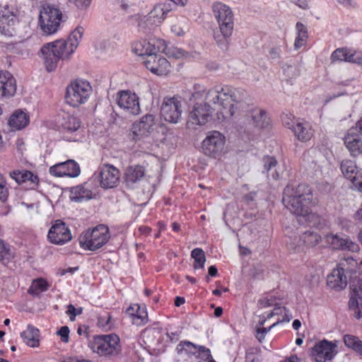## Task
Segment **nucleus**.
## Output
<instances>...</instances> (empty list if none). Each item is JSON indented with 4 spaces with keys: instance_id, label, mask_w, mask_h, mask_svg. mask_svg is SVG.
Returning <instances> with one entry per match:
<instances>
[{
    "instance_id": "ddd939ff",
    "label": "nucleus",
    "mask_w": 362,
    "mask_h": 362,
    "mask_svg": "<svg viewBox=\"0 0 362 362\" xmlns=\"http://www.w3.org/2000/svg\"><path fill=\"white\" fill-rule=\"evenodd\" d=\"M212 108L208 103L197 102L189 114L187 125L188 128H194L193 125L202 126L206 124L211 117Z\"/></svg>"
},
{
    "instance_id": "5701e85b",
    "label": "nucleus",
    "mask_w": 362,
    "mask_h": 362,
    "mask_svg": "<svg viewBox=\"0 0 362 362\" xmlns=\"http://www.w3.org/2000/svg\"><path fill=\"white\" fill-rule=\"evenodd\" d=\"M16 90L14 77L7 71H0V97H12Z\"/></svg>"
},
{
    "instance_id": "cd10ccee",
    "label": "nucleus",
    "mask_w": 362,
    "mask_h": 362,
    "mask_svg": "<svg viewBox=\"0 0 362 362\" xmlns=\"http://www.w3.org/2000/svg\"><path fill=\"white\" fill-rule=\"evenodd\" d=\"M10 177L18 184L29 182L31 189L35 188L39 181L37 175H34L31 171L25 170H15L9 173Z\"/></svg>"
},
{
    "instance_id": "de8ad7c7",
    "label": "nucleus",
    "mask_w": 362,
    "mask_h": 362,
    "mask_svg": "<svg viewBox=\"0 0 362 362\" xmlns=\"http://www.w3.org/2000/svg\"><path fill=\"white\" fill-rule=\"evenodd\" d=\"M349 49L347 48H338L334 50L332 55L331 59L332 62L339 61V62H346L347 56H348Z\"/></svg>"
},
{
    "instance_id": "423d86ee",
    "label": "nucleus",
    "mask_w": 362,
    "mask_h": 362,
    "mask_svg": "<svg viewBox=\"0 0 362 362\" xmlns=\"http://www.w3.org/2000/svg\"><path fill=\"white\" fill-rule=\"evenodd\" d=\"M62 11L54 5L42 6L39 15V25L43 34L50 35L57 32L60 23L64 21Z\"/></svg>"
},
{
    "instance_id": "393cba45",
    "label": "nucleus",
    "mask_w": 362,
    "mask_h": 362,
    "mask_svg": "<svg viewBox=\"0 0 362 362\" xmlns=\"http://www.w3.org/2000/svg\"><path fill=\"white\" fill-rule=\"evenodd\" d=\"M347 273L338 265L334 269L330 274L327 276V284L332 289L341 291L347 286Z\"/></svg>"
},
{
    "instance_id": "6ab92c4d",
    "label": "nucleus",
    "mask_w": 362,
    "mask_h": 362,
    "mask_svg": "<svg viewBox=\"0 0 362 362\" xmlns=\"http://www.w3.org/2000/svg\"><path fill=\"white\" fill-rule=\"evenodd\" d=\"M16 21V15L9 6L7 4L4 6L0 4V35L12 36L14 31L13 26Z\"/></svg>"
},
{
    "instance_id": "f3484780",
    "label": "nucleus",
    "mask_w": 362,
    "mask_h": 362,
    "mask_svg": "<svg viewBox=\"0 0 362 362\" xmlns=\"http://www.w3.org/2000/svg\"><path fill=\"white\" fill-rule=\"evenodd\" d=\"M155 125V116L151 114H146L141 118L139 122H134L132 124L129 135L133 140H139L142 136L151 132Z\"/></svg>"
},
{
    "instance_id": "052dcab7",
    "label": "nucleus",
    "mask_w": 362,
    "mask_h": 362,
    "mask_svg": "<svg viewBox=\"0 0 362 362\" xmlns=\"http://www.w3.org/2000/svg\"><path fill=\"white\" fill-rule=\"evenodd\" d=\"M69 1L81 9L88 8L91 4V0H69Z\"/></svg>"
},
{
    "instance_id": "680f3d73",
    "label": "nucleus",
    "mask_w": 362,
    "mask_h": 362,
    "mask_svg": "<svg viewBox=\"0 0 362 362\" xmlns=\"http://www.w3.org/2000/svg\"><path fill=\"white\" fill-rule=\"evenodd\" d=\"M199 354L202 356V358L204 360L208 361L209 359L212 358V356L211 354V351L209 349L204 346H199Z\"/></svg>"
},
{
    "instance_id": "c9c22d12",
    "label": "nucleus",
    "mask_w": 362,
    "mask_h": 362,
    "mask_svg": "<svg viewBox=\"0 0 362 362\" xmlns=\"http://www.w3.org/2000/svg\"><path fill=\"white\" fill-rule=\"evenodd\" d=\"M343 341L346 347L352 349L362 357V341L359 337L352 334H345Z\"/></svg>"
},
{
    "instance_id": "0e129e2a",
    "label": "nucleus",
    "mask_w": 362,
    "mask_h": 362,
    "mask_svg": "<svg viewBox=\"0 0 362 362\" xmlns=\"http://www.w3.org/2000/svg\"><path fill=\"white\" fill-rule=\"evenodd\" d=\"M281 49L279 47H274L269 50V57L273 60L280 59Z\"/></svg>"
},
{
    "instance_id": "2eb2a0df",
    "label": "nucleus",
    "mask_w": 362,
    "mask_h": 362,
    "mask_svg": "<svg viewBox=\"0 0 362 362\" xmlns=\"http://www.w3.org/2000/svg\"><path fill=\"white\" fill-rule=\"evenodd\" d=\"M337 346L326 339L316 343L310 350V354L316 362L331 361L337 354Z\"/></svg>"
},
{
    "instance_id": "69168bd1",
    "label": "nucleus",
    "mask_w": 362,
    "mask_h": 362,
    "mask_svg": "<svg viewBox=\"0 0 362 362\" xmlns=\"http://www.w3.org/2000/svg\"><path fill=\"white\" fill-rule=\"evenodd\" d=\"M348 132L352 134L358 132L362 135V117L356 123L355 127L350 129Z\"/></svg>"
},
{
    "instance_id": "79ce46f5",
    "label": "nucleus",
    "mask_w": 362,
    "mask_h": 362,
    "mask_svg": "<svg viewBox=\"0 0 362 362\" xmlns=\"http://www.w3.org/2000/svg\"><path fill=\"white\" fill-rule=\"evenodd\" d=\"M84 33V28L81 26H78L75 28L74 31L69 35L66 42L69 44L70 47L75 49L77 48L80 40L82 38V36Z\"/></svg>"
},
{
    "instance_id": "a211bd4d",
    "label": "nucleus",
    "mask_w": 362,
    "mask_h": 362,
    "mask_svg": "<svg viewBox=\"0 0 362 362\" xmlns=\"http://www.w3.org/2000/svg\"><path fill=\"white\" fill-rule=\"evenodd\" d=\"M49 173L54 177H76L81 173L79 165L72 159L51 166Z\"/></svg>"
},
{
    "instance_id": "f03ea898",
    "label": "nucleus",
    "mask_w": 362,
    "mask_h": 362,
    "mask_svg": "<svg viewBox=\"0 0 362 362\" xmlns=\"http://www.w3.org/2000/svg\"><path fill=\"white\" fill-rule=\"evenodd\" d=\"M211 10L218 25V30L214 35V40L221 49H226L234 29L233 11L229 6L220 1L214 2Z\"/></svg>"
},
{
    "instance_id": "c756f323",
    "label": "nucleus",
    "mask_w": 362,
    "mask_h": 362,
    "mask_svg": "<svg viewBox=\"0 0 362 362\" xmlns=\"http://www.w3.org/2000/svg\"><path fill=\"white\" fill-rule=\"evenodd\" d=\"M29 115L21 110H16L9 117L8 124L13 130H21L28 125Z\"/></svg>"
},
{
    "instance_id": "aec40b11",
    "label": "nucleus",
    "mask_w": 362,
    "mask_h": 362,
    "mask_svg": "<svg viewBox=\"0 0 362 362\" xmlns=\"http://www.w3.org/2000/svg\"><path fill=\"white\" fill-rule=\"evenodd\" d=\"M144 64L148 70L157 75H165L170 71L169 62L158 54H150L144 59Z\"/></svg>"
},
{
    "instance_id": "f257e3e1",
    "label": "nucleus",
    "mask_w": 362,
    "mask_h": 362,
    "mask_svg": "<svg viewBox=\"0 0 362 362\" xmlns=\"http://www.w3.org/2000/svg\"><path fill=\"white\" fill-rule=\"evenodd\" d=\"M247 96V93L242 88H234L229 86L216 87L207 92L206 99L219 106L217 114L223 119L230 117L235 113ZM220 119V116H218Z\"/></svg>"
},
{
    "instance_id": "864d4df0",
    "label": "nucleus",
    "mask_w": 362,
    "mask_h": 362,
    "mask_svg": "<svg viewBox=\"0 0 362 362\" xmlns=\"http://www.w3.org/2000/svg\"><path fill=\"white\" fill-rule=\"evenodd\" d=\"M82 313L83 308L81 307L76 308L72 304H69L67 307L66 314L69 315L70 320L71 321H74L76 316L82 314Z\"/></svg>"
},
{
    "instance_id": "58836bf2",
    "label": "nucleus",
    "mask_w": 362,
    "mask_h": 362,
    "mask_svg": "<svg viewBox=\"0 0 362 362\" xmlns=\"http://www.w3.org/2000/svg\"><path fill=\"white\" fill-rule=\"evenodd\" d=\"M127 313L134 318L140 320L139 324H144L148 320V315L144 308H141L139 305L134 304L127 309Z\"/></svg>"
},
{
    "instance_id": "f8f14e48",
    "label": "nucleus",
    "mask_w": 362,
    "mask_h": 362,
    "mask_svg": "<svg viewBox=\"0 0 362 362\" xmlns=\"http://www.w3.org/2000/svg\"><path fill=\"white\" fill-rule=\"evenodd\" d=\"M245 123L248 129H261L269 127L271 120L265 110L259 107H248L245 111Z\"/></svg>"
},
{
    "instance_id": "603ef678",
    "label": "nucleus",
    "mask_w": 362,
    "mask_h": 362,
    "mask_svg": "<svg viewBox=\"0 0 362 362\" xmlns=\"http://www.w3.org/2000/svg\"><path fill=\"white\" fill-rule=\"evenodd\" d=\"M281 322V320H277L276 322H274V324H272L270 327H269L268 328H266V327H258L257 329H256V338L258 339L259 341L262 342L264 338H265V336L266 334L273 328L276 325H278L279 322Z\"/></svg>"
},
{
    "instance_id": "ea45409f",
    "label": "nucleus",
    "mask_w": 362,
    "mask_h": 362,
    "mask_svg": "<svg viewBox=\"0 0 362 362\" xmlns=\"http://www.w3.org/2000/svg\"><path fill=\"white\" fill-rule=\"evenodd\" d=\"M337 265L341 267V269H343L346 273L351 274L356 272L358 260L356 259V255H351L341 259Z\"/></svg>"
},
{
    "instance_id": "a18cd8bd",
    "label": "nucleus",
    "mask_w": 362,
    "mask_h": 362,
    "mask_svg": "<svg viewBox=\"0 0 362 362\" xmlns=\"http://www.w3.org/2000/svg\"><path fill=\"white\" fill-rule=\"evenodd\" d=\"M304 218V221L312 227H319L321 224V217L315 213L311 211V207L308 209L306 214L299 216Z\"/></svg>"
},
{
    "instance_id": "4468645a",
    "label": "nucleus",
    "mask_w": 362,
    "mask_h": 362,
    "mask_svg": "<svg viewBox=\"0 0 362 362\" xmlns=\"http://www.w3.org/2000/svg\"><path fill=\"white\" fill-rule=\"evenodd\" d=\"M117 104L127 113L136 115L140 112L139 97L130 90H120L117 95Z\"/></svg>"
},
{
    "instance_id": "f704fd0d",
    "label": "nucleus",
    "mask_w": 362,
    "mask_h": 362,
    "mask_svg": "<svg viewBox=\"0 0 362 362\" xmlns=\"http://www.w3.org/2000/svg\"><path fill=\"white\" fill-rule=\"evenodd\" d=\"M23 341L30 347L37 346L39 344V330L34 326L28 325L27 329L21 334Z\"/></svg>"
},
{
    "instance_id": "c85d7f7f",
    "label": "nucleus",
    "mask_w": 362,
    "mask_h": 362,
    "mask_svg": "<svg viewBox=\"0 0 362 362\" xmlns=\"http://www.w3.org/2000/svg\"><path fill=\"white\" fill-rule=\"evenodd\" d=\"M344 144L354 158H362V141L358 136L348 132L344 139Z\"/></svg>"
},
{
    "instance_id": "4c0bfd02",
    "label": "nucleus",
    "mask_w": 362,
    "mask_h": 362,
    "mask_svg": "<svg viewBox=\"0 0 362 362\" xmlns=\"http://www.w3.org/2000/svg\"><path fill=\"white\" fill-rule=\"evenodd\" d=\"M199 346L189 341H182L177 344L176 351L178 354L185 353L187 356H194L199 352Z\"/></svg>"
},
{
    "instance_id": "e2e57ef3",
    "label": "nucleus",
    "mask_w": 362,
    "mask_h": 362,
    "mask_svg": "<svg viewBox=\"0 0 362 362\" xmlns=\"http://www.w3.org/2000/svg\"><path fill=\"white\" fill-rule=\"evenodd\" d=\"M274 303V298L272 296H267L259 300V303L264 308L272 306Z\"/></svg>"
},
{
    "instance_id": "6e6d98bb",
    "label": "nucleus",
    "mask_w": 362,
    "mask_h": 362,
    "mask_svg": "<svg viewBox=\"0 0 362 362\" xmlns=\"http://www.w3.org/2000/svg\"><path fill=\"white\" fill-rule=\"evenodd\" d=\"M351 182L355 188L362 192V170H357Z\"/></svg>"
},
{
    "instance_id": "39448f33",
    "label": "nucleus",
    "mask_w": 362,
    "mask_h": 362,
    "mask_svg": "<svg viewBox=\"0 0 362 362\" xmlns=\"http://www.w3.org/2000/svg\"><path fill=\"white\" fill-rule=\"evenodd\" d=\"M110 238L109 228L100 224L81 235L78 241L83 249L95 251L105 245Z\"/></svg>"
},
{
    "instance_id": "b1692460",
    "label": "nucleus",
    "mask_w": 362,
    "mask_h": 362,
    "mask_svg": "<svg viewBox=\"0 0 362 362\" xmlns=\"http://www.w3.org/2000/svg\"><path fill=\"white\" fill-rule=\"evenodd\" d=\"M146 174L144 166L140 165H130L127 168L124 182L128 188H134L135 185L140 182Z\"/></svg>"
},
{
    "instance_id": "dca6fc26",
    "label": "nucleus",
    "mask_w": 362,
    "mask_h": 362,
    "mask_svg": "<svg viewBox=\"0 0 362 362\" xmlns=\"http://www.w3.org/2000/svg\"><path fill=\"white\" fill-rule=\"evenodd\" d=\"M47 238L55 245H64L71 240L69 227L61 220H57L49 230Z\"/></svg>"
},
{
    "instance_id": "7c9ffc66",
    "label": "nucleus",
    "mask_w": 362,
    "mask_h": 362,
    "mask_svg": "<svg viewBox=\"0 0 362 362\" xmlns=\"http://www.w3.org/2000/svg\"><path fill=\"white\" fill-rule=\"evenodd\" d=\"M288 128L292 129L298 139L301 141H309L313 135L312 127L308 122H297Z\"/></svg>"
},
{
    "instance_id": "3c124183",
    "label": "nucleus",
    "mask_w": 362,
    "mask_h": 362,
    "mask_svg": "<svg viewBox=\"0 0 362 362\" xmlns=\"http://www.w3.org/2000/svg\"><path fill=\"white\" fill-rule=\"evenodd\" d=\"M262 162L264 164V173H269V171H272L277 164L276 158L269 156H264L262 159Z\"/></svg>"
},
{
    "instance_id": "bf43d9fd",
    "label": "nucleus",
    "mask_w": 362,
    "mask_h": 362,
    "mask_svg": "<svg viewBox=\"0 0 362 362\" xmlns=\"http://www.w3.org/2000/svg\"><path fill=\"white\" fill-rule=\"evenodd\" d=\"M159 14H160V16L159 17V22H160L165 19L166 13L164 11L163 8H162L160 6H157L151 12V16L155 17L158 16Z\"/></svg>"
},
{
    "instance_id": "13d9d810",
    "label": "nucleus",
    "mask_w": 362,
    "mask_h": 362,
    "mask_svg": "<svg viewBox=\"0 0 362 362\" xmlns=\"http://www.w3.org/2000/svg\"><path fill=\"white\" fill-rule=\"evenodd\" d=\"M57 334L60 336L61 340L67 343L69 339V328L67 326L62 327L57 332Z\"/></svg>"
},
{
    "instance_id": "8fccbe9b",
    "label": "nucleus",
    "mask_w": 362,
    "mask_h": 362,
    "mask_svg": "<svg viewBox=\"0 0 362 362\" xmlns=\"http://www.w3.org/2000/svg\"><path fill=\"white\" fill-rule=\"evenodd\" d=\"M346 62L362 64V52L349 49Z\"/></svg>"
},
{
    "instance_id": "37998d69",
    "label": "nucleus",
    "mask_w": 362,
    "mask_h": 362,
    "mask_svg": "<svg viewBox=\"0 0 362 362\" xmlns=\"http://www.w3.org/2000/svg\"><path fill=\"white\" fill-rule=\"evenodd\" d=\"M296 28L298 31V36L295 40L294 45L296 49H298L303 46L306 41L308 37V30L305 25L300 22L296 23Z\"/></svg>"
},
{
    "instance_id": "5fc2aeb1",
    "label": "nucleus",
    "mask_w": 362,
    "mask_h": 362,
    "mask_svg": "<svg viewBox=\"0 0 362 362\" xmlns=\"http://www.w3.org/2000/svg\"><path fill=\"white\" fill-rule=\"evenodd\" d=\"M284 72L290 78H295L299 75V70L296 66L292 65H286V66L284 68Z\"/></svg>"
},
{
    "instance_id": "49530a36",
    "label": "nucleus",
    "mask_w": 362,
    "mask_h": 362,
    "mask_svg": "<svg viewBox=\"0 0 362 362\" xmlns=\"http://www.w3.org/2000/svg\"><path fill=\"white\" fill-rule=\"evenodd\" d=\"M8 194L9 189L6 179L1 173H0V202H6Z\"/></svg>"
},
{
    "instance_id": "473e14b6",
    "label": "nucleus",
    "mask_w": 362,
    "mask_h": 362,
    "mask_svg": "<svg viewBox=\"0 0 362 362\" xmlns=\"http://www.w3.org/2000/svg\"><path fill=\"white\" fill-rule=\"evenodd\" d=\"M47 44L53 48V50L58 54V57H60L62 60L69 59L74 52L66 40L60 39Z\"/></svg>"
},
{
    "instance_id": "e433bc0d",
    "label": "nucleus",
    "mask_w": 362,
    "mask_h": 362,
    "mask_svg": "<svg viewBox=\"0 0 362 362\" xmlns=\"http://www.w3.org/2000/svg\"><path fill=\"white\" fill-rule=\"evenodd\" d=\"M340 169L344 177L351 181L354 180L357 172L355 162L348 159L341 162Z\"/></svg>"
},
{
    "instance_id": "774afa93",
    "label": "nucleus",
    "mask_w": 362,
    "mask_h": 362,
    "mask_svg": "<svg viewBox=\"0 0 362 362\" xmlns=\"http://www.w3.org/2000/svg\"><path fill=\"white\" fill-rule=\"evenodd\" d=\"M66 362H92L90 360L85 359V358H68Z\"/></svg>"
},
{
    "instance_id": "4be33fe9",
    "label": "nucleus",
    "mask_w": 362,
    "mask_h": 362,
    "mask_svg": "<svg viewBox=\"0 0 362 362\" xmlns=\"http://www.w3.org/2000/svg\"><path fill=\"white\" fill-rule=\"evenodd\" d=\"M327 241L334 250H348L352 252H356L359 250V245L353 242L349 238H341L337 235H327Z\"/></svg>"
},
{
    "instance_id": "c03bdc74",
    "label": "nucleus",
    "mask_w": 362,
    "mask_h": 362,
    "mask_svg": "<svg viewBox=\"0 0 362 362\" xmlns=\"http://www.w3.org/2000/svg\"><path fill=\"white\" fill-rule=\"evenodd\" d=\"M191 256L194 259V268H204L206 262L204 252L201 248H195L191 252Z\"/></svg>"
},
{
    "instance_id": "72a5a7b5",
    "label": "nucleus",
    "mask_w": 362,
    "mask_h": 362,
    "mask_svg": "<svg viewBox=\"0 0 362 362\" xmlns=\"http://www.w3.org/2000/svg\"><path fill=\"white\" fill-rule=\"evenodd\" d=\"M86 182L84 185H77L71 189L70 198L74 202H82L84 200H89L93 198V192L88 187V183Z\"/></svg>"
},
{
    "instance_id": "1a4fd4ad",
    "label": "nucleus",
    "mask_w": 362,
    "mask_h": 362,
    "mask_svg": "<svg viewBox=\"0 0 362 362\" xmlns=\"http://www.w3.org/2000/svg\"><path fill=\"white\" fill-rule=\"evenodd\" d=\"M119 178V171L113 165H104L95 173L89 182H100V186L104 189L116 187Z\"/></svg>"
},
{
    "instance_id": "7ed1b4c3",
    "label": "nucleus",
    "mask_w": 362,
    "mask_h": 362,
    "mask_svg": "<svg viewBox=\"0 0 362 362\" xmlns=\"http://www.w3.org/2000/svg\"><path fill=\"white\" fill-rule=\"evenodd\" d=\"M313 191L306 184H299L296 187L288 185L284 189L283 202L292 214L299 216L313 206Z\"/></svg>"
},
{
    "instance_id": "338daca9",
    "label": "nucleus",
    "mask_w": 362,
    "mask_h": 362,
    "mask_svg": "<svg viewBox=\"0 0 362 362\" xmlns=\"http://www.w3.org/2000/svg\"><path fill=\"white\" fill-rule=\"evenodd\" d=\"M256 196V192H250V193L245 194L243 197V199L247 204H250V203L253 202L255 200Z\"/></svg>"
},
{
    "instance_id": "a878e982",
    "label": "nucleus",
    "mask_w": 362,
    "mask_h": 362,
    "mask_svg": "<svg viewBox=\"0 0 362 362\" xmlns=\"http://www.w3.org/2000/svg\"><path fill=\"white\" fill-rule=\"evenodd\" d=\"M40 57L42 59L45 67L48 72L54 71L59 62L62 60L53 48L47 44H45L41 47Z\"/></svg>"
},
{
    "instance_id": "4d7b16f0",
    "label": "nucleus",
    "mask_w": 362,
    "mask_h": 362,
    "mask_svg": "<svg viewBox=\"0 0 362 362\" xmlns=\"http://www.w3.org/2000/svg\"><path fill=\"white\" fill-rule=\"evenodd\" d=\"M11 256L10 249L0 239V259H8Z\"/></svg>"
},
{
    "instance_id": "2f4dec72",
    "label": "nucleus",
    "mask_w": 362,
    "mask_h": 362,
    "mask_svg": "<svg viewBox=\"0 0 362 362\" xmlns=\"http://www.w3.org/2000/svg\"><path fill=\"white\" fill-rule=\"evenodd\" d=\"M349 309L356 319L362 317V295L356 288H351L349 294Z\"/></svg>"
},
{
    "instance_id": "a19ab883",
    "label": "nucleus",
    "mask_w": 362,
    "mask_h": 362,
    "mask_svg": "<svg viewBox=\"0 0 362 362\" xmlns=\"http://www.w3.org/2000/svg\"><path fill=\"white\" fill-rule=\"evenodd\" d=\"M48 287L49 284L46 280L43 279H38L33 281L28 289V293L37 296L41 292L47 291Z\"/></svg>"
},
{
    "instance_id": "09e8293b",
    "label": "nucleus",
    "mask_w": 362,
    "mask_h": 362,
    "mask_svg": "<svg viewBox=\"0 0 362 362\" xmlns=\"http://www.w3.org/2000/svg\"><path fill=\"white\" fill-rule=\"evenodd\" d=\"M206 95H207V93H205V89L204 88V87L199 84H196L194 86V92L192 93V97H191L190 100H200V99H202L203 98H204L205 100L209 101L206 99ZM207 103H209V102H207Z\"/></svg>"
},
{
    "instance_id": "6e6552de",
    "label": "nucleus",
    "mask_w": 362,
    "mask_h": 362,
    "mask_svg": "<svg viewBox=\"0 0 362 362\" xmlns=\"http://www.w3.org/2000/svg\"><path fill=\"white\" fill-rule=\"evenodd\" d=\"M182 112L180 97H165L163 99L160 115L167 122L177 124L181 120Z\"/></svg>"
},
{
    "instance_id": "412c9836",
    "label": "nucleus",
    "mask_w": 362,
    "mask_h": 362,
    "mask_svg": "<svg viewBox=\"0 0 362 362\" xmlns=\"http://www.w3.org/2000/svg\"><path fill=\"white\" fill-rule=\"evenodd\" d=\"M57 125L62 132L74 133L81 127L80 119L66 112H59L56 118Z\"/></svg>"
},
{
    "instance_id": "20e7f679",
    "label": "nucleus",
    "mask_w": 362,
    "mask_h": 362,
    "mask_svg": "<svg viewBox=\"0 0 362 362\" xmlns=\"http://www.w3.org/2000/svg\"><path fill=\"white\" fill-rule=\"evenodd\" d=\"M88 347L100 356L115 357L120 354V339L115 334H96L88 339Z\"/></svg>"
},
{
    "instance_id": "0eeeda50",
    "label": "nucleus",
    "mask_w": 362,
    "mask_h": 362,
    "mask_svg": "<svg viewBox=\"0 0 362 362\" xmlns=\"http://www.w3.org/2000/svg\"><path fill=\"white\" fill-rule=\"evenodd\" d=\"M91 92L92 87L88 81L76 79L66 87L65 101L70 106L79 107L87 102Z\"/></svg>"
},
{
    "instance_id": "9d476101",
    "label": "nucleus",
    "mask_w": 362,
    "mask_h": 362,
    "mask_svg": "<svg viewBox=\"0 0 362 362\" xmlns=\"http://www.w3.org/2000/svg\"><path fill=\"white\" fill-rule=\"evenodd\" d=\"M135 52L138 55L146 56V58L150 54L165 53L167 56H174L175 54L170 51V48L166 45L165 40L156 38L149 41L144 40L138 43L135 47Z\"/></svg>"
},
{
    "instance_id": "9b49d317",
    "label": "nucleus",
    "mask_w": 362,
    "mask_h": 362,
    "mask_svg": "<svg viewBox=\"0 0 362 362\" xmlns=\"http://www.w3.org/2000/svg\"><path fill=\"white\" fill-rule=\"evenodd\" d=\"M225 142L223 134L218 131H211L202 141V151L205 155L216 158L221 154Z\"/></svg>"
},
{
    "instance_id": "bb28decb",
    "label": "nucleus",
    "mask_w": 362,
    "mask_h": 362,
    "mask_svg": "<svg viewBox=\"0 0 362 362\" xmlns=\"http://www.w3.org/2000/svg\"><path fill=\"white\" fill-rule=\"evenodd\" d=\"M320 240L321 236L313 230H307L300 236L298 243L296 244L291 241L290 243L287 241L286 243L289 249L296 251L299 250L300 243H303V244L310 247L317 245Z\"/></svg>"
}]
</instances>
